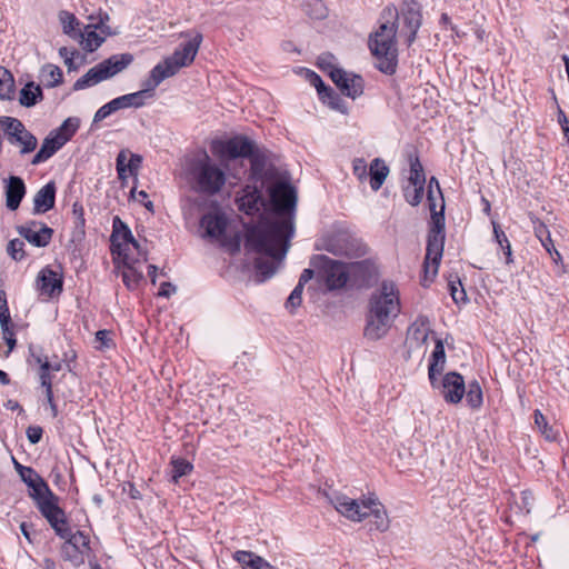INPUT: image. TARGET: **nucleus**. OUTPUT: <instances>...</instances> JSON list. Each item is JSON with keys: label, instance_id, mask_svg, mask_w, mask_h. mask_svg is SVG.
I'll return each instance as SVG.
<instances>
[{"label": "nucleus", "instance_id": "1", "mask_svg": "<svg viewBox=\"0 0 569 569\" xmlns=\"http://www.w3.org/2000/svg\"><path fill=\"white\" fill-rule=\"evenodd\" d=\"M272 211L246 233V248L260 254L256 269L260 281L270 278L280 267L292 237L293 214L297 203L296 189L286 180H278L269 188Z\"/></svg>", "mask_w": 569, "mask_h": 569}, {"label": "nucleus", "instance_id": "2", "mask_svg": "<svg viewBox=\"0 0 569 569\" xmlns=\"http://www.w3.org/2000/svg\"><path fill=\"white\" fill-rule=\"evenodd\" d=\"M191 188L199 194L213 197L222 193L227 187H234L241 180V170L230 161L214 159L202 151L189 161Z\"/></svg>", "mask_w": 569, "mask_h": 569}, {"label": "nucleus", "instance_id": "3", "mask_svg": "<svg viewBox=\"0 0 569 569\" xmlns=\"http://www.w3.org/2000/svg\"><path fill=\"white\" fill-rule=\"evenodd\" d=\"M330 503L338 513L350 521L361 522L370 518L372 529L379 532L390 529L391 520L387 508L375 495L356 499L341 492H335L330 496Z\"/></svg>", "mask_w": 569, "mask_h": 569}, {"label": "nucleus", "instance_id": "4", "mask_svg": "<svg viewBox=\"0 0 569 569\" xmlns=\"http://www.w3.org/2000/svg\"><path fill=\"white\" fill-rule=\"evenodd\" d=\"M429 207L432 212L431 227L428 233L427 252L423 262V278L422 286L428 287L438 274L439 264L442 258L445 248V217H443V200L441 199L440 211H436L435 191H428Z\"/></svg>", "mask_w": 569, "mask_h": 569}, {"label": "nucleus", "instance_id": "5", "mask_svg": "<svg viewBox=\"0 0 569 569\" xmlns=\"http://www.w3.org/2000/svg\"><path fill=\"white\" fill-rule=\"evenodd\" d=\"M390 19L395 18L391 9L387 11ZM396 23L392 20L381 22L379 29L370 37L369 47L378 60V68L385 73H393L397 64Z\"/></svg>", "mask_w": 569, "mask_h": 569}, {"label": "nucleus", "instance_id": "6", "mask_svg": "<svg viewBox=\"0 0 569 569\" xmlns=\"http://www.w3.org/2000/svg\"><path fill=\"white\" fill-rule=\"evenodd\" d=\"M21 479L30 488V497L36 501L42 516L50 525L61 521L62 509L59 498L48 487L47 482L31 468L19 467Z\"/></svg>", "mask_w": 569, "mask_h": 569}, {"label": "nucleus", "instance_id": "7", "mask_svg": "<svg viewBox=\"0 0 569 569\" xmlns=\"http://www.w3.org/2000/svg\"><path fill=\"white\" fill-rule=\"evenodd\" d=\"M202 42V34L197 32L171 56L158 63L150 71V88H157L164 79L174 76L181 68L190 66Z\"/></svg>", "mask_w": 569, "mask_h": 569}, {"label": "nucleus", "instance_id": "8", "mask_svg": "<svg viewBox=\"0 0 569 569\" xmlns=\"http://www.w3.org/2000/svg\"><path fill=\"white\" fill-rule=\"evenodd\" d=\"M313 264L321 272L329 289H339L347 283L350 274L360 272L367 261L343 263L321 254L313 258Z\"/></svg>", "mask_w": 569, "mask_h": 569}, {"label": "nucleus", "instance_id": "9", "mask_svg": "<svg viewBox=\"0 0 569 569\" xmlns=\"http://www.w3.org/2000/svg\"><path fill=\"white\" fill-rule=\"evenodd\" d=\"M133 61V56L130 53L114 54L107 60L96 64L88 72L79 78L74 84V90H82L99 82L107 80L117 73L124 70Z\"/></svg>", "mask_w": 569, "mask_h": 569}, {"label": "nucleus", "instance_id": "10", "mask_svg": "<svg viewBox=\"0 0 569 569\" xmlns=\"http://www.w3.org/2000/svg\"><path fill=\"white\" fill-rule=\"evenodd\" d=\"M56 533L66 539L62 546L63 559L71 562L72 566L79 567L84 563L83 553L89 549V538L81 531L71 533L70 528L67 525L64 512L62 511L61 521L57 525H50Z\"/></svg>", "mask_w": 569, "mask_h": 569}, {"label": "nucleus", "instance_id": "11", "mask_svg": "<svg viewBox=\"0 0 569 569\" xmlns=\"http://www.w3.org/2000/svg\"><path fill=\"white\" fill-rule=\"evenodd\" d=\"M319 249L335 256L358 257L365 253V248L351 233L346 230H332L322 236Z\"/></svg>", "mask_w": 569, "mask_h": 569}, {"label": "nucleus", "instance_id": "12", "mask_svg": "<svg viewBox=\"0 0 569 569\" xmlns=\"http://www.w3.org/2000/svg\"><path fill=\"white\" fill-rule=\"evenodd\" d=\"M212 152L220 156L221 161H230L241 170V177L244 169L238 158L249 157L253 152V143L246 137L237 136L224 141H214L212 143Z\"/></svg>", "mask_w": 569, "mask_h": 569}, {"label": "nucleus", "instance_id": "13", "mask_svg": "<svg viewBox=\"0 0 569 569\" xmlns=\"http://www.w3.org/2000/svg\"><path fill=\"white\" fill-rule=\"evenodd\" d=\"M370 310L381 311L392 317L400 312L399 289L393 281L383 280L372 292Z\"/></svg>", "mask_w": 569, "mask_h": 569}, {"label": "nucleus", "instance_id": "14", "mask_svg": "<svg viewBox=\"0 0 569 569\" xmlns=\"http://www.w3.org/2000/svg\"><path fill=\"white\" fill-rule=\"evenodd\" d=\"M119 270L126 287L130 290L137 289L143 280L142 264L147 261V252L140 248L137 257H130L129 251L116 252Z\"/></svg>", "mask_w": 569, "mask_h": 569}, {"label": "nucleus", "instance_id": "15", "mask_svg": "<svg viewBox=\"0 0 569 569\" xmlns=\"http://www.w3.org/2000/svg\"><path fill=\"white\" fill-rule=\"evenodd\" d=\"M430 333L429 320L426 317L418 318L408 329L406 338V358L421 359L427 351V340Z\"/></svg>", "mask_w": 569, "mask_h": 569}, {"label": "nucleus", "instance_id": "16", "mask_svg": "<svg viewBox=\"0 0 569 569\" xmlns=\"http://www.w3.org/2000/svg\"><path fill=\"white\" fill-rule=\"evenodd\" d=\"M0 126L9 136L11 143L21 146V153H29L37 147V138L30 133L23 123L11 117H0Z\"/></svg>", "mask_w": 569, "mask_h": 569}, {"label": "nucleus", "instance_id": "17", "mask_svg": "<svg viewBox=\"0 0 569 569\" xmlns=\"http://www.w3.org/2000/svg\"><path fill=\"white\" fill-rule=\"evenodd\" d=\"M395 319L396 317L369 309L368 320L365 328V337L371 341L382 339L390 330Z\"/></svg>", "mask_w": 569, "mask_h": 569}, {"label": "nucleus", "instance_id": "18", "mask_svg": "<svg viewBox=\"0 0 569 569\" xmlns=\"http://www.w3.org/2000/svg\"><path fill=\"white\" fill-rule=\"evenodd\" d=\"M112 227H113V231L111 234L112 253L120 252V251H129L131 247L133 249H136L137 252H140L141 246L133 238L130 229L119 217H114Z\"/></svg>", "mask_w": 569, "mask_h": 569}, {"label": "nucleus", "instance_id": "19", "mask_svg": "<svg viewBox=\"0 0 569 569\" xmlns=\"http://www.w3.org/2000/svg\"><path fill=\"white\" fill-rule=\"evenodd\" d=\"M18 233L29 243L36 247L49 244L53 230L39 221H29L17 228Z\"/></svg>", "mask_w": 569, "mask_h": 569}, {"label": "nucleus", "instance_id": "20", "mask_svg": "<svg viewBox=\"0 0 569 569\" xmlns=\"http://www.w3.org/2000/svg\"><path fill=\"white\" fill-rule=\"evenodd\" d=\"M200 226L207 237L223 242L229 224L226 214L214 210L201 218Z\"/></svg>", "mask_w": 569, "mask_h": 569}, {"label": "nucleus", "instance_id": "21", "mask_svg": "<svg viewBox=\"0 0 569 569\" xmlns=\"http://www.w3.org/2000/svg\"><path fill=\"white\" fill-rule=\"evenodd\" d=\"M332 81L345 96L353 100L363 93V79L352 72L343 69L335 71L332 73Z\"/></svg>", "mask_w": 569, "mask_h": 569}, {"label": "nucleus", "instance_id": "22", "mask_svg": "<svg viewBox=\"0 0 569 569\" xmlns=\"http://www.w3.org/2000/svg\"><path fill=\"white\" fill-rule=\"evenodd\" d=\"M442 397L447 402L458 403L466 393V385L461 375L457 372L447 373L439 382Z\"/></svg>", "mask_w": 569, "mask_h": 569}, {"label": "nucleus", "instance_id": "23", "mask_svg": "<svg viewBox=\"0 0 569 569\" xmlns=\"http://www.w3.org/2000/svg\"><path fill=\"white\" fill-rule=\"evenodd\" d=\"M401 16L409 31L407 41L410 44L421 26V6L415 0L407 1L401 9Z\"/></svg>", "mask_w": 569, "mask_h": 569}, {"label": "nucleus", "instance_id": "24", "mask_svg": "<svg viewBox=\"0 0 569 569\" xmlns=\"http://www.w3.org/2000/svg\"><path fill=\"white\" fill-rule=\"evenodd\" d=\"M261 192L252 186L244 187L237 198L238 209L247 214H253L263 206Z\"/></svg>", "mask_w": 569, "mask_h": 569}, {"label": "nucleus", "instance_id": "25", "mask_svg": "<svg viewBox=\"0 0 569 569\" xmlns=\"http://www.w3.org/2000/svg\"><path fill=\"white\" fill-rule=\"evenodd\" d=\"M38 289L41 295L47 297L60 295L62 290V278L58 272L49 268H44L38 276Z\"/></svg>", "mask_w": 569, "mask_h": 569}, {"label": "nucleus", "instance_id": "26", "mask_svg": "<svg viewBox=\"0 0 569 569\" xmlns=\"http://www.w3.org/2000/svg\"><path fill=\"white\" fill-rule=\"evenodd\" d=\"M6 206L10 210H17L26 194V186L20 177L11 176L6 180Z\"/></svg>", "mask_w": 569, "mask_h": 569}, {"label": "nucleus", "instance_id": "27", "mask_svg": "<svg viewBox=\"0 0 569 569\" xmlns=\"http://www.w3.org/2000/svg\"><path fill=\"white\" fill-rule=\"evenodd\" d=\"M56 199V186L49 182L43 186L33 198V212L44 213L53 208Z\"/></svg>", "mask_w": 569, "mask_h": 569}, {"label": "nucleus", "instance_id": "28", "mask_svg": "<svg viewBox=\"0 0 569 569\" xmlns=\"http://www.w3.org/2000/svg\"><path fill=\"white\" fill-rule=\"evenodd\" d=\"M154 89L156 88H150V78H149L143 82L142 90L133 92V93L124 94V96L118 97L116 99L121 109L130 108V107L139 108L144 104V102L148 98L152 97L151 92Z\"/></svg>", "mask_w": 569, "mask_h": 569}, {"label": "nucleus", "instance_id": "29", "mask_svg": "<svg viewBox=\"0 0 569 569\" xmlns=\"http://www.w3.org/2000/svg\"><path fill=\"white\" fill-rule=\"evenodd\" d=\"M63 146L62 139L60 140L53 132H51L42 142L40 150L32 159V164L41 163L52 157Z\"/></svg>", "mask_w": 569, "mask_h": 569}, {"label": "nucleus", "instance_id": "30", "mask_svg": "<svg viewBox=\"0 0 569 569\" xmlns=\"http://www.w3.org/2000/svg\"><path fill=\"white\" fill-rule=\"evenodd\" d=\"M446 362V353H445V347L441 341L436 342L435 350L431 355V362L429 365V379L431 381V385L433 387H437L438 377L445 366Z\"/></svg>", "mask_w": 569, "mask_h": 569}, {"label": "nucleus", "instance_id": "31", "mask_svg": "<svg viewBox=\"0 0 569 569\" xmlns=\"http://www.w3.org/2000/svg\"><path fill=\"white\" fill-rule=\"evenodd\" d=\"M369 176L370 187L372 190L377 191L381 188L389 176V168L382 159L376 158L370 163Z\"/></svg>", "mask_w": 569, "mask_h": 569}, {"label": "nucleus", "instance_id": "32", "mask_svg": "<svg viewBox=\"0 0 569 569\" xmlns=\"http://www.w3.org/2000/svg\"><path fill=\"white\" fill-rule=\"evenodd\" d=\"M78 39H80V44L84 50L94 51L104 41V36L98 33L92 26H87L79 32Z\"/></svg>", "mask_w": 569, "mask_h": 569}, {"label": "nucleus", "instance_id": "33", "mask_svg": "<svg viewBox=\"0 0 569 569\" xmlns=\"http://www.w3.org/2000/svg\"><path fill=\"white\" fill-rule=\"evenodd\" d=\"M32 357L34 358L36 362L40 366V381L41 386L43 387V377H46V380L52 386V376L51 372H57L61 370V361H50L47 356L42 355H34L32 353Z\"/></svg>", "mask_w": 569, "mask_h": 569}, {"label": "nucleus", "instance_id": "34", "mask_svg": "<svg viewBox=\"0 0 569 569\" xmlns=\"http://www.w3.org/2000/svg\"><path fill=\"white\" fill-rule=\"evenodd\" d=\"M234 559L243 569H271L267 561L249 551H237L234 553Z\"/></svg>", "mask_w": 569, "mask_h": 569}, {"label": "nucleus", "instance_id": "35", "mask_svg": "<svg viewBox=\"0 0 569 569\" xmlns=\"http://www.w3.org/2000/svg\"><path fill=\"white\" fill-rule=\"evenodd\" d=\"M42 99V90L34 82H28L20 91L19 102L23 107H32Z\"/></svg>", "mask_w": 569, "mask_h": 569}, {"label": "nucleus", "instance_id": "36", "mask_svg": "<svg viewBox=\"0 0 569 569\" xmlns=\"http://www.w3.org/2000/svg\"><path fill=\"white\" fill-rule=\"evenodd\" d=\"M40 80L46 87H57L62 82V71L58 66L46 64L41 68Z\"/></svg>", "mask_w": 569, "mask_h": 569}, {"label": "nucleus", "instance_id": "37", "mask_svg": "<svg viewBox=\"0 0 569 569\" xmlns=\"http://www.w3.org/2000/svg\"><path fill=\"white\" fill-rule=\"evenodd\" d=\"M59 21L62 26V30L66 34L73 39H78L79 34V21L76 16L69 11H60L59 12Z\"/></svg>", "mask_w": 569, "mask_h": 569}, {"label": "nucleus", "instance_id": "38", "mask_svg": "<svg viewBox=\"0 0 569 569\" xmlns=\"http://www.w3.org/2000/svg\"><path fill=\"white\" fill-rule=\"evenodd\" d=\"M14 91V79L9 70L0 67V99L10 100Z\"/></svg>", "mask_w": 569, "mask_h": 569}, {"label": "nucleus", "instance_id": "39", "mask_svg": "<svg viewBox=\"0 0 569 569\" xmlns=\"http://www.w3.org/2000/svg\"><path fill=\"white\" fill-rule=\"evenodd\" d=\"M533 231H535V234L536 237L539 239V241L541 242V244L543 246V248L547 250V252L549 254H552V248H555L553 246V242H552V239H551V236H550V231L548 230L547 226L537 220V221H533Z\"/></svg>", "mask_w": 569, "mask_h": 569}, {"label": "nucleus", "instance_id": "40", "mask_svg": "<svg viewBox=\"0 0 569 569\" xmlns=\"http://www.w3.org/2000/svg\"><path fill=\"white\" fill-rule=\"evenodd\" d=\"M533 416H535V425L540 430L541 435L548 441L556 440L557 431H555L553 428L548 425V421H547L546 417L541 413V411L536 410Z\"/></svg>", "mask_w": 569, "mask_h": 569}, {"label": "nucleus", "instance_id": "41", "mask_svg": "<svg viewBox=\"0 0 569 569\" xmlns=\"http://www.w3.org/2000/svg\"><path fill=\"white\" fill-rule=\"evenodd\" d=\"M78 120L69 118L63 121L58 130L52 131L60 140L62 139L63 144L74 134L78 129Z\"/></svg>", "mask_w": 569, "mask_h": 569}, {"label": "nucleus", "instance_id": "42", "mask_svg": "<svg viewBox=\"0 0 569 569\" xmlns=\"http://www.w3.org/2000/svg\"><path fill=\"white\" fill-rule=\"evenodd\" d=\"M492 226H493L495 238H496L498 244L505 251L506 262L507 263L512 262L511 246H510V242H509L506 233L500 229V227H499V224L497 222L492 221Z\"/></svg>", "mask_w": 569, "mask_h": 569}, {"label": "nucleus", "instance_id": "43", "mask_svg": "<svg viewBox=\"0 0 569 569\" xmlns=\"http://www.w3.org/2000/svg\"><path fill=\"white\" fill-rule=\"evenodd\" d=\"M426 181L425 173L422 166L418 158L410 160V176H409V183L411 186H419L423 187Z\"/></svg>", "mask_w": 569, "mask_h": 569}, {"label": "nucleus", "instance_id": "44", "mask_svg": "<svg viewBox=\"0 0 569 569\" xmlns=\"http://www.w3.org/2000/svg\"><path fill=\"white\" fill-rule=\"evenodd\" d=\"M466 396L471 408L478 409L482 405V390L478 381L475 380L469 383Z\"/></svg>", "mask_w": 569, "mask_h": 569}, {"label": "nucleus", "instance_id": "45", "mask_svg": "<svg viewBox=\"0 0 569 569\" xmlns=\"http://www.w3.org/2000/svg\"><path fill=\"white\" fill-rule=\"evenodd\" d=\"M323 101L333 110L341 112L342 114L348 113V107L346 102L331 90H329L323 97Z\"/></svg>", "mask_w": 569, "mask_h": 569}, {"label": "nucleus", "instance_id": "46", "mask_svg": "<svg viewBox=\"0 0 569 569\" xmlns=\"http://www.w3.org/2000/svg\"><path fill=\"white\" fill-rule=\"evenodd\" d=\"M318 67L322 71L327 72L331 79H332V73L335 71H341L342 70L341 68L337 67L336 58L332 54H330V53L321 54L318 58Z\"/></svg>", "mask_w": 569, "mask_h": 569}, {"label": "nucleus", "instance_id": "47", "mask_svg": "<svg viewBox=\"0 0 569 569\" xmlns=\"http://www.w3.org/2000/svg\"><path fill=\"white\" fill-rule=\"evenodd\" d=\"M172 467H173V476H172V479L174 482L178 481V479L182 476H186L187 473H189L192 469V466L190 462H188L187 460L184 459H176L172 461Z\"/></svg>", "mask_w": 569, "mask_h": 569}, {"label": "nucleus", "instance_id": "48", "mask_svg": "<svg viewBox=\"0 0 569 569\" xmlns=\"http://www.w3.org/2000/svg\"><path fill=\"white\" fill-rule=\"evenodd\" d=\"M423 194V187L411 186L405 189V197L411 206H418L421 202Z\"/></svg>", "mask_w": 569, "mask_h": 569}, {"label": "nucleus", "instance_id": "49", "mask_svg": "<svg viewBox=\"0 0 569 569\" xmlns=\"http://www.w3.org/2000/svg\"><path fill=\"white\" fill-rule=\"evenodd\" d=\"M23 246L21 240L13 239L9 242L7 251L12 259L21 260L24 257Z\"/></svg>", "mask_w": 569, "mask_h": 569}, {"label": "nucleus", "instance_id": "50", "mask_svg": "<svg viewBox=\"0 0 569 569\" xmlns=\"http://www.w3.org/2000/svg\"><path fill=\"white\" fill-rule=\"evenodd\" d=\"M449 289H450V295L456 302L466 300V291L462 288L459 279H457V280L450 279L449 280Z\"/></svg>", "mask_w": 569, "mask_h": 569}, {"label": "nucleus", "instance_id": "51", "mask_svg": "<svg viewBox=\"0 0 569 569\" xmlns=\"http://www.w3.org/2000/svg\"><path fill=\"white\" fill-rule=\"evenodd\" d=\"M352 170H353L355 176L360 181H365L367 179L368 173H369L367 163H366L365 159H362V158H357V159L353 160V162H352Z\"/></svg>", "mask_w": 569, "mask_h": 569}, {"label": "nucleus", "instance_id": "52", "mask_svg": "<svg viewBox=\"0 0 569 569\" xmlns=\"http://www.w3.org/2000/svg\"><path fill=\"white\" fill-rule=\"evenodd\" d=\"M129 152L122 150L117 157V171L120 179L127 178Z\"/></svg>", "mask_w": 569, "mask_h": 569}, {"label": "nucleus", "instance_id": "53", "mask_svg": "<svg viewBox=\"0 0 569 569\" xmlns=\"http://www.w3.org/2000/svg\"><path fill=\"white\" fill-rule=\"evenodd\" d=\"M43 387L46 388V398L50 407L51 416L56 418L58 416V409L53 401V392H52V386L46 380V377H43Z\"/></svg>", "mask_w": 569, "mask_h": 569}, {"label": "nucleus", "instance_id": "54", "mask_svg": "<svg viewBox=\"0 0 569 569\" xmlns=\"http://www.w3.org/2000/svg\"><path fill=\"white\" fill-rule=\"evenodd\" d=\"M307 78L310 81V83L313 84L317 88L319 94H322L323 92L327 93L329 91L325 87V83L321 80V78L316 72L308 70L307 71Z\"/></svg>", "mask_w": 569, "mask_h": 569}, {"label": "nucleus", "instance_id": "55", "mask_svg": "<svg viewBox=\"0 0 569 569\" xmlns=\"http://www.w3.org/2000/svg\"><path fill=\"white\" fill-rule=\"evenodd\" d=\"M303 287L297 284V287L293 289L291 295L289 296L287 300V307L297 308L301 303V295H302Z\"/></svg>", "mask_w": 569, "mask_h": 569}, {"label": "nucleus", "instance_id": "56", "mask_svg": "<svg viewBox=\"0 0 569 569\" xmlns=\"http://www.w3.org/2000/svg\"><path fill=\"white\" fill-rule=\"evenodd\" d=\"M140 163L141 157L129 152L127 176L136 173Z\"/></svg>", "mask_w": 569, "mask_h": 569}, {"label": "nucleus", "instance_id": "57", "mask_svg": "<svg viewBox=\"0 0 569 569\" xmlns=\"http://www.w3.org/2000/svg\"><path fill=\"white\" fill-rule=\"evenodd\" d=\"M27 437L31 443H38L42 437V429L40 427H29Z\"/></svg>", "mask_w": 569, "mask_h": 569}, {"label": "nucleus", "instance_id": "58", "mask_svg": "<svg viewBox=\"0 0 569 569\" xmlns=\"http://www.w3.org/2000/svg\"><path fill=\"white\" fill-rule=\"evenodd\" d=\"M9 321H10L9 309H1L0 310V325H1L3 335L9 333Z\"/></svg>", "mask_w": 569, "mask_h": 569}, {"label": "nucleus", "instance_id": "59", "mask_svg": "<svg viewBox=\"0 0 569 569\" xmlns=\"http://www.w3.org/2000/svg\"><path fill=\"white\" fill-rule=\"evenodd\" d=\"M174 292H176L174 286H172L170 282H163L160 287L159 296L168 298Z\"/></svg>", "mask_w": 569, "mask_h": 569}, {"label": "nucleus", "instance_id": "60", "mask_svg": "<svg viewBox=\"0 0 569 569\" xmlns=\"http://www.w3.org/2000/svg\"><path fill=\"white\" fill-rule=\"evenodd\" d=\"M59 54L64 59V63L68 66V68L71 69L73 52L69 51L68 48L62 47L59 49Z\"/></svg>", "mask_w": 569, "mask_h": 569}, {"label": "nucleus", "instance_id": "61", "mask_svg": "<svg viewBox=\"0 0 569 569\" xmlns=\"http://www.w3.org/2000/svg\"><path fill=\"white\" fill-rule=\"evenodd\" d=\"M111 113H110V110L107 109V106H102L100 109H98V111L96 112L94 117H93V122H100L102 120H104L107 117H109Z\"/></svg>", "mask_w": 569, "mask_h": 569}, {"label": "nucleus", "instance_id": "62", "mask_svg": "<svg viewBox=\"0 0 569 569\" xmlns=\"http://www.w3.org/2000/svg\"><path fill=\"white\" fill-rule=\"evenodd\" d=\"M313 277V271L311 269H305L300 276L298 284L303 287L309 280Z\"/></svg>", "mask_w": 569, "mask_h": 569}, {"label": "nucleus", "instance_id": "63", "mask_svg": "<svg viewBox=\"0 0 569 569\" xmlns=\"http://www.w3.org/2000/svg\"><path fill=\"white\" fill-rule=\"evenodd\" d=\"M108 336H109V332L106 330H99L96 333V339L101 343V347H108V341H109Z\"/></svg>", "mask_w": 569, "mask_h": 569}, {"label": "nucleus", "instance_id": "64", "mask_svg": "<svg viewBox=\"0 0 569 569\" xmlns=\"http://www.w3.org/2000/svg\"><path fill=\"white\" fill-rule=\"evenodd\" d=\"M4 340L8 343L9 350L8 352L12 351L16 345V339L13 338V332L9 329V333L3 335Z\"/></svg>", "mask_w": 569, "mask_h": 569}]
</instances>
